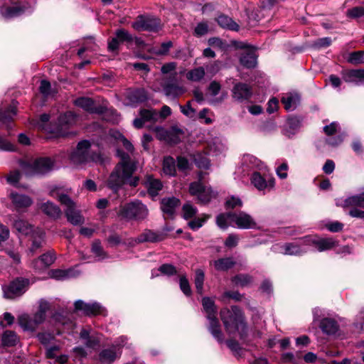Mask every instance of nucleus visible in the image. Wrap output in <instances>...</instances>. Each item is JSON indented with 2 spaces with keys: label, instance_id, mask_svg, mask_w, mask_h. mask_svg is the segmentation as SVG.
<instances>
[{
  "label": "nucleus",
  "instance_id": "1",
  "mask_svg": "<svg viewBox=\"0 0 364 364\" xmlns=\"http://www.w3.org/2000/svg\"><path fill=\"white\" fill-rule=\"evenodd\" d=\"M119 156L121 161L116 165L107 181L108 187L114 193H117L124 184L136 187L139 181V178L133 175L136 170V163L131 160L127 154L119 151Z\"/></svg>",
  "mask_w": 364,
  "mask_h": 364
},
{
  "label": "nucleus",
  "instance_id": "2",
  "mask_svg": "<svg viewBox=\"0 0 364 364\" xmlns=\"http://www.w3.org/2000/svg\"><path fill=\"white\" fill-rule=\"evenodd\" d=\"M71 193V188L65 186H56L50 191V196L66 207L65 215L68 221L74 225H81L85 220L80 211L76 209L75 202L70 198Z\"/></svg>",
  "mask_w": 364,
  "mask_h": 364
},
{
  "label": "nucleus",
  "instance_id": "3",
  "mask_svg": "<svg viewBox=\"0 0 364 364\" xmlns=\"http://www.w3.org/2000/svg\"><path fill=\"white\" fill-rule=\"evenodd\" d=\"M220 316L228 334L238 333L241 337L245 336L247 326L243 313L240 308L236 306H232L231 309L223 308L220 310Z\"/></svg>",
  "mask_w": 364,
  "mask_h": 364
},
{
  "label": "nucleus",
  "instance_id": "4",
  "mask_svg": "<svg viewBox=\"0 0 364 364\" xmlns=\"http://www.w3.org/2000/svg\"><path fill=\"white\" fill-rule=\"evenodd\" d=\"M70 159L76 166L91 161L102 162L100 154L92 149L90 143L87 140L81 141L77 144L76 149L70 154Z\"/></svg>",
  "mask_w": 364,
  "mask_h": 364
},
{
  "label": "nucleus",
  "instance_id": "5",
  "mask_svg": "<svg viewBox=\"0 0 364 364\" xmlns=\"http://www.w3.org/2000/svg\"><path fill=\"white\" fill-rule=\"evenodd\" d=\"M20 166L23 171L28 176L45 174L55 168L54 160L49 157H40L35 159L21 161Z\"/></svg>",
  "mask_w": 364,
  "mask_h": 364
},
{
  "label": "nucleus",
  "instance_id": "6",
  "mask_svg": "<svg viewBox=\"0 0 364 364\" xmlns=\"http://www.w3.org/2000/svg\"><path fill=\"white\" fill-rule=\"evenodd\" d=\"M119 217L122 219L129 220H142L148 215V209L146 205L136 200L119 207L117 213Z\"/></svg>",
  "mask_w": 364,
  "mask_h": 364
},
{
  "label": "nucleus",
  "instance_id": "7",
  "mask_svg": "<svg viewBox=\"0 0 364 364\" xmlns=\"http://www.w3.org/2000/svg\"><path fill=\"white\" fill-rule=\"evenodd\" d=\"M204 178V173H198V181L192 182L189 186V193L191 196H196L199 203H207L213 197H215L213 191L210 187H205L201 181Z\"/></svg>",
  "mask_w": 364,
  "mask_h": 364
},
{
  "label": "nucleus",
  "instance_id": "8",
  "mask_svg": "<svg viewBox=\"0 0 364 364\" xmlns=\"http://www.w3.org/2000/svg\"><path fill=\"white\" fill-rule=\"evenodd\" d=\"M132 26L137 31L158 32L162 28L160 18L152 16H139Z\"/></svg>",
  "mask_w": 364,
  "mask_h": 364
},
{
  "label": "nucleus",
  "instance_id": "9",
  "mask_svg": "<svg viewBox=\"0 0 364 364\" xmlns=\"http://www.w3.org/2000/svg\"><path fill=\"white\" fill-rule=\"evenodd\" d=\"M28 284L29 281L27 279H16L9 286L3 288L4 296L6 299H13L21 296L26 291Z\"/></svg>",
  "mask_w": 364,
  "mask_h": 364
},
{
  "label": "nucleus",
  "instance_id": "10",
  "mask_svg": "<svg viewBox=\"0 0 364 364\" xmlns=\"http://www.w3.org/2000/svg\"><path fill=\"white\" fill-rule=\"evenodd\" d=\"M232 223L239 229H257V223L255 218L250 214L244 212H233Z\"/></svg>",
  "mask_w": 364,
  "mask_h": 364
},
{
  "label": "nucleus",
  "instance_id": "11",
  "mask_svg": "<svg viewBox=\"0 0 364 364\" xmlns=\"http://www.w3.org/2000/svg\"><path fill=\"white\" fill-rule=\"evenodd\" d=\"M159 119V113L154 109H141L139 111V117L136 118L133 124L136 129H141L146 123H155Z\"/></svg>",
  "mask_w": 364,
  "mask_h": 364
},
{
  "label": "nucleus",
  "instance_id": "12",
  "mask_svg": "<svg viewBox=\"0 0 364 364\" xmlns=\"http://www.w3.org/2000/svg\"><path fill=\"white\" fill-rule=\"evenodd\" d=\"M75 311H82L85 315L95 316L102 314L104 309L98 303H85L82 300H77L75 302Z\"/></svg>",
  "mask_w": 364,
  "mask_h": 364
},
{
  "label": "nucleus",
  "instance_id": "13",
  "mask_svg": "<svg viewBox=\"0 0 364 364\" xmlns=\"http://www.w3.org/2000/svg\"><path fill=\"white\" fill-rule=\"evenodd\" d=\"M132 36L127 31L123 28L118 29L115 32V36L108 43V49L109 51L115 52L118 50L119 43L132 42Z\"/></svg>",
  "mask_w": 364,
  "mask_h": 364
},
{
  "label": "nucleus",
  "instance_id": "14",
  "mask_svg": "<svg viewBox=\"0 0 364 364\" xmlns=\"http://www.w3.org/2000/svg\"><path fill=\"white\" fill-rule=\"evenodd\" d=\"M241 48L246 49L240 58V63L247 68H253L257 65V55L252 48L247 46L242 43L240 46Z\"/></svg>",
  "mask_w": 364,
  "mask_h": 364
},
{
  "label": "nucleus",
  "instance_id": "15",
  "mask_svg": "<svg viewBox=\"0 0 364 364\" xmlns=\"http://www.w3.org/2000/svg\"><path fill=\"white\" fill-rule=\"evenodd\" d=\"M11 6L3 5L0 6V14L6 19L13 18L21 15L26 7L20 3H13Z\"/></svg>",
  "mask_w": 364,
  "mask_h": 364
},
{
  "label": "nucleus",
  "instance_id": "16",
  "mask_svg": "<svg viewBox=\"0 0 364 364\" xmlns=\"http://www.w3.org/2000/svg\"><path fill=\"white\" fill-rule=\"evenodd\" d=\"M232 97L239 102L247 100L252 96V92L251 87L245 83H237L232 88Z\"/></svg>",
  "mask_w": 364,
  "mask_h": 364
},
{
  "label": "nucleus",
  "instance_id": "17",
  "mask_svg": "<svg viewBox=\"0 0 364 364\" xmlns=\"http://www.w3.org/2000/svg\"><path fill=\"white\" fill-rule=\"evenodd\" d=\"M16 102H12L6 107H0V123L6 125L7 129H10V123L13 120V117L16 114Z\"/></svg>",
  "mask_w": 364,
  "mask_h": 364
},
{
  "label": "nucleus",
  "instance_id": "18",
  "mask_svg": "<svg viewBox=\"0 0 364 364\" xmlns=\"http://www.w3.org/2000/svg\"><path fill=\"white\" fill-rule=\"evenodd\" d=\"M251 182L259 191L267 188H272L274 186V178H271L267 181L265 180L259 173L255 172L251 177Z\"/></svg>",
  "mask_w": 364,
  "mask_h": 364
},
{
  "label": "nucleus",
  "instance_id": "19",
  "mask_svg": "<svg viewBox=\"0 0 364 364\" xmlns=\"http://www.w3.org/2000/svg\"><path fill=\"white\" fill-rule=\"evenodd\" d=\"M80 338L87 348L94 349L100 345V338L97 336L90 335L89 329L82 328L80 333Z\"/></svg>",
  "mask_w": 364,
  "mask_h": 364
},
{
  "label": "nucleus",
  "instance_id": "20",
  "mask_svg": "<svg viewBox=\"0 0 364 364\" xmlns=\"http://www.w3.org/2000/svg\"><path fill=\"white\" fill-rule=\"evenodd\" d=\"M180 205V200L175 198H164L161 203V208L164 214L171 217L176 210V208Z\"/></svg>",
  "mask_w": 364,
  "mask_h": 364
},
{
  "label": "nucleus",
  "instance_id": "21",
  "mask_svg": "<svg viewBox=\"0 0 364 364\" xmlns=\"http://www.w3.org/2000/svg\"><path fill=\"white\" fill-rule=\"evenodd\" d=\"M12 203L18 209L26 208L31 205L33 203L32 199L24 194L17 193H11L10 195Z\"/></svg>",
  "mask_w": 364,
  "mask_h": 364
},
{
  "label": "nucleus",
  "instance_id": "22",
  "mask_svg": "<svg viewBox=\"0 0 364 364\" xmlns=\"http://www.w3.org/2000/svg\"><path fill=\"white\" fill-rule=\"evenodd\" d=\"M207 319L209 322L208 326L209 332L219 343H223L224 341V336L218 319L217 317Z\"/></svg>",
  "mask_w": 364,
  "mask_h": 364
},
{
  "label": "nucleus",
  "instance_id": "23",
  "mask_svg": "<svg viewBox=\"0 0 364 364\" xmlns=\"http://www.w3.org/2000/svg\"><path fill=\"white\" fill-rule=\"evenodd\" d=\"M163 240V237L161 235L156 233L150 230H144L141 234H140L138 237L134 240V245H137L142 242H156L159 241H161Z\"/></svg>",
  "mask_w": 364,
  "mask_h": 364
},
{
  "label": "nucleus",
  "instance_id": "24",
  "mask_svg": "<svg viewBox=\"0 0 364 364\" xmlns=\"http://www.w3.org/2000/svg\"><path fill=\"white\" fill-rule=\"evenodd\" d=\"M45 232L39 228H36L31 234V245L29 247V251L34 253L38 249L41 247L44 242Z\"/></svg>",
  "mask_w": 364,
  "mask_h": 364
},
{
  "label": "nucleus",
  "instance_id": "25",
  "mask_svg": "<svg viewBox=\"0 0 364 364\" xmlns=\"http://www.w3.org/2000/svg\"><path fill=\"white\" fill-rule=\"evenodd\" d=\"M312 243L316 246L320 252L331 250L336 247L338 244V241L332 237L319 238L312 240Z\"/></svg>",
  "mask_w": 364,
  "mask_h": 364
},
{
  "label": "nucleus",
  "instance_id": "26",
  "mask_svg": "<svg viewBox=\"0 0 364 364\" xmlns=\"http://www.w3.org/2000/svg\"><path fill=\"white\" fill-rule=\"evenodd\" d=\"M120 355V353L117 352L116 347L102 350L99 355V359L103 364H111Z\"/></svg>",
  "mask_w": 364,
  "mask_h": 364
},
{
  "label": "nucleus",
  "instance_id": "27",
  "mask_svg": "<svg viewBox=\"0 0 364 364\" xmlns=\"http://www.w3.org/2000/svg\"><path fill=\"white\" fill-rule=\"evenodd\" d=\"M343 78L346 82L358 84L364 81V70H351L343 73Z\"/></svg>",
  "mask_w": 364,
  "mask_h": 364
},
{
  "label": "nucleus",
  "instance_id": "28",
  "mask_svg": "<svg viewBox=\"0 0 364 364\" xmlns=\"http://www.w3.org/2000/svg\"><path fill=\"white\" fill-rule=\"evenodd\" d=\"M163 88L165 95L171 97H177L186 92L184 87L173 82L166 83Z\"/></svg>",
  "mask_w": 364,
  "mask_h": 364
},
{
  "label": "nucleus",
  "instance_id": "29",
  "mask_svg": "<svg viewBox=\"0 0 364 364\" xmlns=\"http://www.w3.org/2000/svg\"><path fill=\"white\" fill-rule=\"evenodd\" d=\"M55 260V255L53 252H47L42 255L38 259L33 262L34 267L36 269H43L51 265Z\"/></svg>",
  "mask_w": 364,
  "mask_h": 364
},
{
  "label": "nucleus",
  "instance_id": "30",
  "mask_svg": "<svg viewBox=\"0 0 364 364\" xmlns=\"http://www.w3.org/2000/svg\"><path fill=\"white\" fill-rule=\"evenodd\" d=\"M14 228L18 233L23 235H29L35 231L33 225L23 219L16 220L14 223Z\"/></svg>",
  "mask_w": 364,
  "mask_h": 364
},
{
  "label": "nucleus",
  "instance_id": "31",
  "mask_svg": "<svg viewBox=\"0 0 364 364\" xmlns=\"http://www.w3.org/2000/svg\"><path fill=\"white\" fill-rule=\"evenodd\" d=\"M146 186L149 193L151 196H156L161 190L163 185L160 180L153 178L151 176H147L146 180Z\"/></svg>",
  "mask_w": 364,
  "mask_h": 364
},
{
  "label": "nucleus",
  "instance_id": "32",
  "mask_svg": "<svg viewBox=\"0 0 364 364\" xmlns=\"http://www.w3.org/2000/svg\"><path fill=\"white\" fill-rule=\"evenodd\" d=\"M41 209L45 214L53 218H58L62 214L60 208L53 203L49 201L43 203L41 205Z\"/></svg>",
  "mask_w": 364,
  "mask_h": 364
},
{
  "label": "nucleus",
  "instance_id": "33",
  "mask_svg": "<svg viewBox=\"0 0 364 364\" xmlns=\"http://www.w3.org/2000/svg\"><path fill=\"white\" fill-rule=\"evenodd\" d=\"M127 98L131 103L134 104L144 102L147 97L144 90L136 89L129 90L127 93Z\"/></svg>",
  "mask_w": 364,
  "mask_h": 364
},
{
  "label": "nucleus",
  "instance_id": "34",
  "mask_svg": "<svg viewBox=\"0 0 364 364\" xmlns=\"http://www.w3.org/2000/svg\"><path fill=\"white\" fill-rule=\"evenodd\" d=\"M202 305L204 311L206 314V318H210L216 317L217 307L215 305L214 301L210 297H203L202 299Z\"/></svg>",
  "mask_w": 364,
  "mask_h": 364
},
{
  "label": "nucleus",
  "instance_id": "35",
  "mask_svg": "<svg viewBox=\"0 0 364 364\" xmlns=\"http://www.w3.org/2000/svg\"><path fill=\"white\" fill-rule=\"evenodd\" d=\"M74 103L76 106L81 107L85 111L92 113L98 112L95 106L94 101L89 97H79L75 100Z\"/></svg>",
  "mask_w": 364,
  "mask_h": 364
},
{
  "label": "nucleus",
  "instance_id": "36",
  "mask_svg": "<svg viewBox=\"0 0 364 364\" xmlns=\"http://www.w3.org/2000/svg\"><path fill=\"white\" fill-rule=\"evenodd\" d=\"M211 264L214 265L215 269L218 271H227L235 264V262L232 257H225L214 260Z\"/></svg>",
  "mask_w": 364,
  "mask_h": 364
},
{
  "label": "nucleus",
  "instance_id": "37",
  "mask_svg": "<svg viewBox=\"0 0 364 364\" xmlns=\"http://www.w3.org/2000/svg\"><path fill=\"white\" fill-rule=\"evenodd\" d=\"M320 328L326 334H334L338 331V326L332 318H323L320 323Z\"/></svg>",
  "mask_w": 364,
  "mask_h": 364
},
{
  "label": "nucleus",
  "instance_id": "38",
  "mask_svg": "<svg viewBox=\"0 0 364 364\" xmlns=\"http://www.w3.org/2000/svg\"><path fill=\"white\" fill-rule=\"evenodd\" d=\"M232 282L237 287H249L253 282L252 276L248 274H239L231 279Z\"/></svg>",
  "mask_w": 364,
  "mask_h": 364
},
{
  "label": "nucleus",
  "instance_id": "39",
  "mask_svg": "<svg viewBox=\"0 0 364 364\" xmlns=\"http://www.w3.org/2000/svg\"><path fill=\"white\" fill-rule=\"evenodd\" d=\"M218 23L223 28L238 31L239 25L231 18L225 15H220L217 18Z\"/></svg>",
  "mask_w": 364,
  "mask_h": 364
},
{
  "label": "nucleus",
  "instance_id": "40",
  "mask_svg": "<svg viewBox=\"0 0 364 364\" xmlns=\"http://www.w3.org/2000/svg\"><path fill=\"white\" fill-rule=\"evenodd\" d=\"M18 321L21 327L25 331H34L37 328L33 317L28 314H22L18 318Z\"/></svg>",
  "mask_w": 364,
  "mask_h": 364
},
{
  "label": "nucleus",
  "instance_id": "41",
  "mask_svg": "<svg viewBox=\"0 0 364 364\" xmlns=\"http://www.w3.org/2000/svg\"><path fill=\"white\" fill-rule=\"evenodd\" d=\"M76 116L72 112H68L59 117L58 123L61 129L69 127L75 122Z\"/></svg>",
  "mask_w": 364,
  "mask_h": 364
},
{
  "label": "nucleus",
  "instance_id": "42",
  "mask_svg": "<svg viewBox=\"0 0 364 364\" xmlns=\"http://www.w3.org/2000/svg\"><path fill=\"white\" fill-rule=\"evenodd\" d=\"M299 100V97L298 95H289L282 97V102L286 110L291 111L296 107Z\"/></svg>",
  "mask_w": 364,
  "mask_h": 364
},
{
  "label": "nucleus",
  "instance_id": "43",
  "mask_svg": "<svg viewBox=\"0 0 364 364\" xmlns=\"http://www.w3.org/2000/svg\"><path fill=\"white\" fill-rule=\"evenodd\" d=\"M205 69L203 67H198L187 72L186 78L193 82H198L205 76Z\"/></svg>",
  "mask_w": 364,
  "mask_h": 364
},
{
  "label": "nucleus",
  "instance_id": "44",
  "mask_svg": "<svg viewBox=\"0 0 364 364\" xmlns=\"http://www.w3.org/2000/svg\"><path fill=\"white\" fill-rule=\"evenodd\" d=\"M344 206H359L364 208V193L353 196L346 198L344 201Z\"/></svg>",
  "mask_w": 364,
  "mask_h": 364
},
{
  "label": "nucleus",
  "instance_id": "45",
  "mask_svg": "<svg viewBox=\"0 0 364 364\" xmlns=\"http://www.w3.org/2000/svg\"><path fill=\"white\" fill-rule=\"evenodd\" d=\"M232 214H233V212H228L218 215L216 217V224L218 226L223 230H226L229 226L228 222L230 221L232 223Z\"/></svg>",
  "mask_w": 364,
  "mask_h": 364
},
{
  "label": "nucleus",
  "instance_id": "46",
  "mask_svg": "<svg viewBox=\"0 0 364 364\" xmlns=\"http://www.w3.org/2000/svg\"><path fill=\"white\" fill-rule=\"evenodd\" d=\"M163 171L164 173L168 176H174L176 173V165L174 159L172 157H166L163 162Z\"/></svg>",
  "mask_w": 364,
  "mask_h": 364
},
{
  "label": "nucleus",
  "instance_id": "47",
  "mask_svg": "<svg viewBox=\"0 0 364 364\" xmlns=\"http://www.w3.org/2000/svg\"><path fill=\"white\" fill-rule=\"evenodd\" d=\"M204 279H205L204 272L200 269H196L194 283H195V286H196L197 292L199 294H203V293Z\"/></svg>",
  "mask_w": 364,
  "mask_h": 364
},
{
  "label": "nucleus",
  "instance_id": "48",
  "mask_svg": "<svg viewBox=\"0 0 364 364\" xmlns=\"http://www.w3.org/2000/svg\"><path fill=\"white\" fill-rule=\"evenodd\" d=\"M2 343L4 346H13L17 343V336L11 331H6L2 336Z\"/></svg>",
  "mask_w": 364,
  "mask_h": 364
},
{
  "label": "nucleus",
  "instance_id": "49",
  "mask_svg": "<svg viewBox=\"0 0 364 364\" xmlns=\"http://www.w3.org/2000/svg\"><path fill=\"white\" fill-rule=\"evenodd\" d=\"M348 62L353 65L364 63V51L359 50L350 53L348 58Z\"/></svg>",
  "mask_w": 364,
  "mask_h": 364
},
{
  "label": "nucleus",
  "instance_id": "50",
  "mask_svg": "<svg viewBox=\"0 0 364 364\" xmlns=\"http://www.w3.org/2000/svg\"><path fill=\"white\" fill-rule=\"evenodd\" d=\"M194 161L196 166L200 168L207 169L210 167V161L206 155L197 154L194 156Z\"/></svg>",
  "mask_w": 364,
  "mask_h": 364
},
{
  "label": "nucleus",
  "instance_id": "51",
  "mask_svg": "<svg viewBox=\"0 0 364 364\" xmlns=\"http://www.w3.org/2000/svg\"><path fill=\"white\" fill-rule=\"evenodd\" d=\"M92 252L95 254L96 257H99L101 259L107 257V255L102 247L100 240H95L93 242L92 245Z\"/></svg>",
  "mask_w": 364,
  "mask_h": 364
},
{
  "label": "nucleus",
  "instance_id": "52",
  "mask_svg": "<svg viewBox=\"0 0 364 364\" xmlns=\"http://www.w3.org/2000/svg\"><path fill=\"white\" fill-rule=\"evenodd\" d=\"M183 217L186 219L192 218L197 213V208L187 203L182 208Z\"/></svg>",
  "mask_w": 364,
  "mask_h": 364
},
{
  "label": "nucleus",
  "instance_id": "53",
  "mask_svg": "<svg viewBox=\"0 0 364 364\" xmlns=\"http://www.w3.org/2000/svg\"><path fill=\"white\" fill-rule=\"evenodd\" d=\"M284 255H298L302 253V250H301L300 247L297 245H295L294 243H287L284 245Z\"/></svg>",
  "mask_w": 364,
  "mask_h": 364
},
{
  "label": "nucleus",
  "instance_id": "54",
  "mask_svg": "<svg viewBox=\"0 0 364 364\" xmlns=\"http://www.w3.org/2000/svg\"><path fill=\"white\" fill-rule=\"evenodd\" d=\"M50 277L58 279L63 280L67 279L70 277V270H63V269H53L50 270L49 273Z\"/></svg>",
  "mask_w": 364,
  "mask_h": 364
},
{
  "label": "nucleus",
  "instance_id": "55",
  "mask_svg": "<svg viewBox=\"0 0 364 364\" xmlns=\"http://www.w3.org/2000/svg\"><path fill=\"white\" fill-rule=\"evenodd\" d=\"M179 284L181 290L185 295L190 296L191 294V287L185 275L180 277Z\"/></svg>",
  "mask_w": 364,
  "mask_h": 364
},
{
  "label": "nucleus",
  "instance_id": "56",
  "mask_svg": "<svg viewBox=\"0 0 364 364\" xmlns=\"http://www.w3.org/2000/svg\"><path fill=\"white\" fill-rule=\"evenodd\" d=\"M242 201L240 198L232 196L228 198L225 202V208L227 209H234L238 207H242Z\"/></svg>",
  "mask_w": 364,
  "mask_h": 364
},
{
  "label": "nucleus",
  "instance_id": "57",
  "mask_svg": "<svg viewBox=\"0 0 364 364\" xmlns=\"http://www.w3.org/2000/svg\"><path fill=\"white\" fill-rule=\"evenodd\" d=\"M154 131L156 133V136L159 139L171 141L170 138L171 134H169V132H167L164 128L161 127H154Z\"/></svg>",
  "mask_w": 364,
  "mask_h": 364
},
{
  "label": "nucleus",
  "instance_id": "58",
  "mask_svg": "<svg viewBox=\"0 0 364 364\" xmlns=\"http://www.w3.org/2000/svg\"><path fill=\"white\" fill-rule=\"evenodd\" d=\"M32 317L38 327L46 319V309L41 305L39 310Z\"/></svg>",
  "mask_w": 364,
  "mask_h": 364
},
{
  "label": "nucleus",
  "instance_id": "59",
  "mask_svg": "<svg viewBox=\"0 0 364 364\" xmlns=\"http://www.w3.org/2000/svg\"><path fill=\"white\" fill-rule=\"evenodd\" d=\"M208 218V216H205L204 218H195L188 223V225L193 230H198L203 226V223L205 222Z\"/></svg>",
  "mask_w": 364,
  "mask_h": 364
},
{
  "label": "nucleus",
  "instance_id": "60",
  "mask_svg": "<svg viewBox=\"0 0 364 364\" xmlns=\"http://www.w3.org/2000/svg\"><path fill=\"white\" fill-rule=\"evenodd\" d=\"M364 15V8L361 6L354 7L347 11V16L351 18H358Z\"/></svg>",
  "mask_w": 364,
  "mask_h": 364
},
{
  "label": "nucleus",
  "instance_id": "61",
  "mask_svg": "<svg viewBox=\"0 0 364 364\" xmlns=\"http://www.w3.org/2000/svg\"><path fill=\"white\" fill-rule=\"evenodd\" d=\"M159 270L164 274L173 275L176 274V269L174 266L168 264H162Z\"/></svg>",
  "mask_w": 364,
  "mask_h": 364
},
{
  "label": "nucleus",
  "instance_id": "62",
  "mask_svg": "<svg viewBox=\"0 0 364 364\" xmlns=\"http://www.w3.org/2000/svg\"><path fill=\"white\" fill-rule=\"evenodd\" d=\"M239 237L237 235L230 234L225 241V245L228 247H235L237 245Z\"/></svg>",
  "mask_w": 364,
  "mask_h": 364
},
{
  "label": "nucleus",
  "instance_id": "63",
  "mask_svg": "<svg viewBox=\"0 0 364 364\" xmlns=\"http://www.w3.org/2000/svg\"><path fill=\"white\" fill-rule=\"evenodd\" d=\"M177 167L181 171H186L189 169L190 164L188 161L182 156L177 158Z\"/></svg>",
  "mask_w": 364,
  "mask_h": 364
},
{
  "label": "nucleus",
  "instance_id": "64",
  "mask_svg": "<svg viewBox=\"0 0 364 364\" xmlns=\"http://www.w3.org/2000/svg\"><path fill=\"white\" fill-rule=\"evenodd\" d=\"M40 92L46 97L50 94L51 85L47 80H41L39 87Z\"/></svg>",
  "mask_w": 364,
  "mask_h": 364
}]
</instances>
